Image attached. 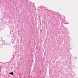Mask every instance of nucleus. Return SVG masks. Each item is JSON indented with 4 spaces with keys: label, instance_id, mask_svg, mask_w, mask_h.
<instances>
[{
    "label": "nucleus",
    "instance_id": "obj_4",
    "mask_svg": "<svg viewBox=\"0 0 78 78\" xmlns=\"http://www.w3.org/2000/svg\"><path fill=\"white\" fill-rule=\"evenodd\" d=\"M12 44H14V43H12Z\"/></svg>",
    "mask_w": 78,
    "mask_h": 78
},
{
    "label": "nucleus",
    "instance_id": "obj_6",
    "mask_svg": "<svg viewBox=\"0 0 78 78\" xmlns=\"http://www.w3.org/2000/svg\"><path fill=\"white\" fill-rule=\"evenodd\" d=\"M15 49H16V48H15Z\"/></svg>",
    "mask_w": 78,
    "mask_h": 78
},
{
    "label": "nucleus",
    "instance_id": "obj_5",
    "mask_svg": "<svg viewBox=\"0 0 78 78\" xmlns=\"http://www.w3.org/2000/svg\"><path fill=\"white\" fill-rule=\"evenodd\" d=\"M0 47H1L0 46Z\"/></svg>",
    "mask_w": 78,
    "mask_h": 78
},
{
    "label": "nucleus",
    "instance_id": "obj_1",
    "mask_svg": "<svg viewBox=\"0 0 78 78\" xmlns=\"http://www.w3.org/2000/svg\"><path fill=\"white\" fill-rule=\"evenodd\" d=\"M10 74L11 75H14V73H13V72H11V73H10Z\"/></svg>",
    "mask_w": 78,
    "mask_h": 78
},
{
    "label": "nucleus",
    "instance_id": "obj_3",
    "mask_svg": "<svg viewBox=\"0 0 78 78\" xmlns=\"http://www.w3.org/2000/svg\"><path fill=\"white\" fill-rule=\"evenodd\" d=\"M65 23H66V24H69V23H66V22H65Z\"/></svg>",
    "mask_w": 78,
    "mask_h": 78
},
{
    "label": "nucleus",
    "instance_id": "obj_2",
    "mask_svg": "<svg viewBox=\"0 0 78 78\" xmlns=\"http://www.w3.org/2000/svg\"><path fill=\"white\" fill-rule=\"evenodd\" d=\"M13 47H14H14H16V46H13Z\"/></svg>",
    "mask_w": 78,
    "mask_h": 78
}]
</instances>
